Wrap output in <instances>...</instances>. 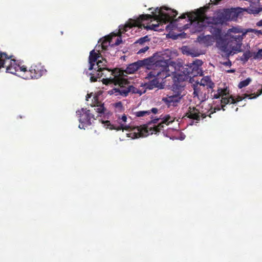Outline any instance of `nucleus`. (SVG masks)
<instances>
[{"instance_id": "8fccbe9b", "label": "nucleus", "mask_w": 262, "mask_h": 262, "mask_svg": "<svg viewBox=\"0 0 262 262\" xmlns=\"http://www.w3.org/2000/svg\"><path fill=\"white\" fill-rule=\"evenodd\" d=\"M177 66H178V67H180V63H178L177 64Z\"/></svg>"}, {"instance_id": "72a5a7b5", "label": "nucleus", "mask_w": 262, "mask_h": 262, "mask_svg": "<svg viewBox=\"0 0 262 262\" xmlns=\"http://www.w3.org/2000/svg\"><path fill=\"white\" fill-rule=\"evenodd\" d=\"M251 11H252V13L253 14H258L260 11H262V8L254 7H252L251 5Z\"/></svg>"}, {"instance_id": "0eeeda50", "label": "nucleus", "mask_w": 262, "mask_h": 262, "mask_svg": "<svg viewBox=\"0 0 262 262\" xmlns=\"http://www.w3.org/2000/svg\"><path fill=\"white\" fill-rule=\"evenodd\" d=\"M76 114L78 116L80 124V128H85V127L92 124V122L95 118L94 115L90 113V111L86 108H82L80 110L76 111Z\"/></svg>"}, {"instance_id": "393cba45", "label": "nucleus", "mask_w": 262, "mask_h": 262, "mask_svg": "<svg viewBox=\"0 0 262 262\" xmlns=\"http://www.w3.org/2000/svg\"><path fill=\"white\" fill-rule=\"evenodd\" d=\"M246 31H244V30L239 27H232V28L229 29L228 30L227 34H229L231 32L234 33H242V34L243 32H245Z\"/></svg>"}, {"instance_id": "a878e982", "label": "nucleus", "mask_w": 262, "mask_h": 262, "mask_svg": "<svg viewBox=\"0 0 262 262\" xmlns=\"http://www.w3.org/2000/svg\"><path fill=\"white\" fill-rule=\"evenodd\" d=\"M150 114L149 111H140L134 113L135 115L138 117H143L146 115H149Z\"/></svg>"}, {"instance_id": "5701e85b", "label": "nucleus", "mask_w": 262, "mask_h": 262, "mask_svg": "<svg viewBox=\"0 0 262 262\" xmlns=\"http://www.w3.org/2000/svg\"><path fill=\"white\" fill-rule=\"evenodd\" d=\"M137 129L138 130V134H139V136H144L145 135H146V134H148V127H141L137 126Z\"/></svg>"}, {"instance_id": "473e14b6", "label": "nucleus", "mask_w": 262, "mask_h": 262, "mask_svg": "<svg viewBox=\"0 0 262 262\" xmlns=\"http://www.w3.org/2000/svg\"><path fill=\"white\" fill-rule=\"evenodd\" d=\"M169 59L171 58H173L175 57H177L178 56L179 53L178 51L176 50H173L172 51H171L169 52Z\"/></svg>"}, {"instance_id": "2f4dec72", "label": "nucleus", "mask_w": 262, "mask_h": 262, "mask_svg": "<svg viewBox=\"0 0 262 262\" xmlns=\"http://www.w3.org/2000/svg\"><path fill=\"white\" fill-rule=\"evenodd\" d=\"M103 66V61H101V60H98L97 62V68H98V70H97V72H99V73L97 74L98 76H99L100 75V72L102 71L103 69H104V68H101V66Z\"/></svg>"}, {"instance_id": "423d86ee", "label": "nucleus", "mask_w": 262, "mask_h": 262, "mask_svg": "<svg viewBox=\"0 0 262 262\" xmlns=\"http://www.w3.org/2000/svg\"><path fill=\"white\" fill-rule=\"evenodd\" d=\"M107 85L108 84H112V83H103ZM116 86V88L113 89L110 91V94H115L116 96H122L125 97L129 92H132L135 94H139L141 95L143 92L139 90L133 86L128 85L129 83H114ZM145 91L143 92V93Z\"/></svg>"}, {"instance_id": "79ce46f5", "label": "nucleus", "mask_w": 262, "mask_h": 262, "mask_svg": "<svg viewBox=\"0 0 262 262\" xmlns=\"http://www.w3.org/2000/svg\"><path fill=\"white\" fill-rule=\"evenodd\" d=\"M253 31H254L255 32V33L257 35H259V34L262 35V32L261 30H253Z\"/></svg>"}, {"instance_id": "f704fd0d", "label": "nucleus", "mask_w": 262, "mask_h": 262, "mask_svg": "<svg viewBox=\"0 0 262 262\" xmlns=\"http://www.w3.org/2000/svg\"><path fill=\"white\" fill-rule=\"evenodd\" d=\"M110 40V37L109 36H106L104 38V39H103L102 42V48L103 49L104 48V46H105V43H107V42L108 41L110 42V41L109 40Z\"/></svg>"}, {"instance_id": "c9c22d12", "label": "nucleus", "mask_w": 262, "mask_h": 262, "mask_svg": "<svg viewBox=\"0 0 262 262\" xmlns=\"http://www.w3.org/2000/svg\"><path fill=\"white\" fill-rule=\"evenodd\" d=\"M149 49V47L148 46H146L140 50H139V51L137 52L138 54H140L143 53H145L146 51H147Z\"/></svg>"}, {"instance_id": "f8f14e48", "label": "nucleus", "mask_w": 262, "mask_h": 262, "mask_svg": "<svg viewBox=\"0 0 262 262\" xmlns=\"http://www.w3.org/2000/svg\"><path fill=\"white\" fill-rule=\"evenodd\" d=\"M160 119H161L162 121L160 123H159L157 125H154L152 127V132H151V134H152L154 132L155 134H156L157 133L162 130L164 127V124L167 125L170 123L172 122L173 121V118L171 116H170V115H167L162 118H160L154 119L151 121V122L153 123H157L158 121Z\"/></svg>"}, {"instance_id": "cd10ccee", "label": "nucleus", "mask_w": 262, "mask_h": 262, "mask_svg": "<svg viewBox=\"0 0 262 262\" xmlns=\"http://www.w3.org/2000/svg\"><path fill=\"white\" fill-rule=\"evenodd\" d=\"M149 39L148 38V36L146 35V36H144L143 37H141V38H139L138 40H137L135 42V43H139L140 45H142L143 43H144L146 41H149Z\"/></svg>"}, {"instance_id": "2eb2a0df", "label": "nucleus", "mask_w": 262, "mask_h": 262, "mask_svg": "<svg viewBox=\"0 0 262 262\" xmlns=\"http://www.w3.org/2000/svg\"><path fill=\"white\" fill-rule=\"evenodd\" d=\"M197 41L200 43L203 44L206 46H210L213 44L215 40L213 39L212 35H204L201 34L197 37Z\"/></svg>"}, {"instance_id": "ea45409f", "label": "nucleus", "mask_w": 262, "mask_h": 262, "mask_svg": "<svg viewBox=\"0 0 262 262\" xmlns=\"http://www.w3.org/2000/svg\"><path fill=\"white\" fill-rule=\"evenodd\" d=\"M149 111H150V113H152L154 114H157V112H158V109L157 108H151L150 110H149Z\"/></svg>"}, {"instance_id": "ddd939ff", "label": "nucleus", "mask_w": 262, "mask_h": 262, "mask_svg": "<svg viewBox=\"0 0 262 262\" xmlns=\"http://www.w3.org/2000/svg\"><path fill=\"white\" fill-rule=\"evenodd\" d=\"M30 69H31L33 73L32 75H33L30 76L34 78L35 79L39 78L47 73V70L40 63L31 66Z\"/></svg>"}, {"instance_id": "39448f33", "label": "nucleus", "mask_w": 262, "mask_h": 262, "mask_svg": "<svg viewBox=\"0 0 262 262\" xmlns=\"http://www.w3.org/2000/svg\"><path fill=\"white\" fill-rule=\"evenodd\" d=\"M203 64L202 60L197 59L190 63L188 67H182L181 65V82L189 80L188 82H199V80H195L196 77L199 73V67Z\"/></svg>"}, {"instance_id": "c756f323", "label": "nucleus", "mask_w": 262, "mask_h": 262, "mask_svg": "<svg viewBox=\"0 0 262 262\" xmlns=\"http://www.w3.org/2000/svg\"><path fill=\"white\" fill-rule=\"evenodd\" d=\"M262 59V49L258 50L257 52H254V59Z\"/></svg>"}, {"instance_id": "4468645a", "label": "nucleus", "mask_w": 262, "mask_h": 262, "mask_svg": "<svg viewBox=\"0 0 262 262\" xmlns=\"http://www.w3.org/2000/svg\"><path fill=\"white\" fill-rule=\"evenodd\" d=\"M101 93H99V92L98 94L95 93L92 100V103L90 104L92 106L97 107L95 110L99 114L104 113L106 111V108L104 107L103 104H102L101 102L99 100V95Z\"/></svg>"}, {"instance_id": "aec40b11", "label": "nucleus", "mask_w": 262, "mask_h": 262, "mask_svg": "<svg viewBox=\"0 0 262 262\" xmlns=\"http://www.w3.org/2000/svg\"><path fill=\"white\" fill-rule=\"evenodd\" d=\"M250 58H252L254 59V52L248 50L243 53V55L240 57V60L245 63Z\"/></svg>"}, {"instance_id": "7ed1b4c3", "label": "nucleus", "mask_w": 262, "mask_h": 262, "mask_svg": "<svg viewBox=\"0 0 262 262\" xmlns=\"http://www.w3.org/2000/svg\"><path fill=\"white\" fill-rule=\"evenodd\" d=\"M169 59H164L163 57L155 61V68L146 77L149 80L148 82H159L160 79L163 81L169 76Z\"/></svg>"}, {"instance_id": "09e8293b", "label": "nucleus", "mask_w": 262, "mask_h": 262, "mask_svg": "<svg viewBox=\"0 0 262 262\" xmlns=\"http://www.w3.org/2000/svg\"><path fill=\"white\" fill-rule=\"evenodd\" d=\"M215 1L214 3H213V4H217V3L220 1L221 0H214Z\"/></svg>"}, {"instance_id": "6e6552de", "label": "nucleus", "mask_w": 262, "mask_h": 262, "mask_svg": "<svg viewBox=\"0 0 262 262\" xmlns=\"http://www.w3.org/2000/svg\"><path fill=\"white\" fill-rule=\"evenodd\" d=\"M246 33L247 31L243 32L241 35H230V43L229 45L230 52H229V55L242 51V40Z\"/></svg>"}, {"instance_id": "58836bf2", "label": "nucleus", "mask_w": 262, "mask_h": 262, "mask_svg": "<svg viewBox=\"0 0 262 262\" xmlns=\"http://www.w3.org/2000/svg\"><path fill=\"white\" fill-rule=\"evenodd\" d=\"M18 69H20V70L21 71L24 72V73H25L27 71V68L24 66H23L22 67H19L18 66Z\"/></svg>"}, {"instance_id": "6ab92c4d", "label": "nucleus", "mask_w": 262, "mask_h": 262, "mask_svg": "<svg viewBox=\"0 0 262 262\" xmlns=\"http://www.w3.org/2000/svg\"><path fill=\"white\" fill-rule=\"evenodd\" d=\"M165 83H142V86H147L149 90L154 88L162 89L164 88Z\"/></svg>"}, {"instance_id": "4c0bfd02", "label": "nucleus", "mask_w": 262, "mask_h": 262, "mask_svg": "<svg viewBox=\"0 0 262 262\" xmlns=\"http://www.w3.org/2000/svg\"><path fill=\"white\" fill-rule=\"evenodd\" d=\"M211 82V80L210 77L209 76H206L204 77L201 80V82Z\"/></svg>"}, {"instance_id": "7c9ffc66", "label": "nucleus", "mask_w": 262, "mask_h": 262, "mask_svg": "<svg viewBox=\"0 0 262 262\" xmlns=\"http://www.w3.org/2000/svg\"><path fill=\"white\" fill-rule=\"evenodd\" d=\"M217 19L219 23H223L226 20L224 14L222 13L217 15Z\"/></svg>"}, {"instance_id": "c03bdc74", "label": "nucleus", "mask_w": 262, "mask_h": 262, "mask_svg": "<svg viewBox=\"0 0 262 262\" xmlns=\"http://www.w3.org/2000/svg\"><path fill=\"white\" fill-rule=\"evenodd\" d=\"M186 48V47L183 46L181 48V51L183 54L185 53V49Z\"/></svg>"}, {"instance_id": "20e7f679", "label": "nucleus", "mask_w": 262, "mask_h": 262, "mask_svg": "<svg viewBox=\"0 0 262 262\" xmlns=\"http://www.w3.org/2000/svg\"><path fill=\"white\" fill-rule=\"evenodd\" d=\"M154 62V57H150L143 60H139L136 62L131 63L128 65L125 70H123L121 69H116L114 73L115 74V76H118L121 77L124 81H110L107 78H102L101 80V82H128L127 81L128 78H125V77L127 76L124 75L126 74H132L135 72L139 69L141 67L150 65Z\"/></svg>"}, {"instance_id": "b1692460", "label": "nucleus", "mask_w": 262, "mask_h": 262, "mask_svg": "<svg viewBox=\"0 0 262 262\" xmlns=\"http://www.w3.org/2000/svg\"><path fill=\"white\" fill-rule=\"evenodd\" d=\"M116 112H122L124 111L122 103L121 101L118 102L114 104Z\"/></svg>"}, {"instance_id": "bb28decb", "label": "nucleus", "mask_w": 262, "mask_h": 262, "mask_svg": "<svg viewBox=\"0 0 262 262\" xmlns=\"http://www.w3.org/2000/svg\"><path fill=\"white\" fill-rule=\"evenodd\" d=\"M33 74L31 69H29V70H27L25 73H24L23 77L24 79L29 80V79H35L34 78L31 77L30 76H32Z\"/></svg>"}, {"instance_id": "f3484780", "label": "nucleus", "mask_w": 262, "mask_h": 262, "mask_svg": "<svg viewBox=\"0 0 262 262\" xmlns=\"http://www.w3.org/2000/svg\"><path fill=\"white\" fill-rule=\"evenodd\" d=\"M194 13H196V11L195 12H187V13H183V14H181V19H185L186 18V17L188 18V22H189V23H188V24H190L191 23V22H190V20H189V15H191L192 14H194ZM185 26L184 25V26L183 27V29H181V31H182V30H186L187 29V28H184V26ZM189 28H188V29H190V31H191V28H190V26L189 25ZM191 33H192V32H191ZM185 35H186V34L184 33V32H181V38H185Z\"/></svg>"}, {"instance_id": "e433bc0d", "label": "nucleus", "mask_w": 262, "mask_h": 262, "mask_svg": "<svg viewBox=\"0 0 262 262\" xmlns=\"http://www.w3.org/2000/svg\"><path fill=\"white\" fill-rule=\"evenodd\" d=\"M119 38H118L116 39V41H115V42L114 43L115 46H118V45H119L122 42V40L121 38V35L120 34L119 35Z\"/></svg>"}, {"instance_id": "9d476101", "label": "nucleus", "mask_w": 262, "mask_h": 262, "mask_svg": "<svg viewBox=\"0 0 262 262\" xmlns=\"http://www.w3.org/2000/svg\"><path fill=\"white\" fill-rule=\"evenodd\" d=\"M117 122L118 123V125L116 124H112L110 121H103L102 123L104 124L107 127H109L111 129H116L117 130H128L129 129H131V127L129 125H127L126 124L127 121V117L125 114L122 115L121 117L118 116L117 117Z\"/></svg>"}, {"instance_id": "a211bd4d", "label": "nucleus", "mask_w": 262, "mask_h": 262, "mask_svg": "<svg viewBox=\"0 0 262 262\" xmlns=\"http://www.w3.org/2000/svg\"><path fill=\"white\" fill-rule=\"evenodd\" d=\"M18 70V66L15 63V60H11L10 64L6 68V72L13 74H15Z\"/></svg>"}, {"instance_id": "f257e3e1", "label": "nucleus", "mask_w": 262, "mask_h": 262, "mask_svg": "<svg viewBox=\"0 0 262 262\" xmlns=\"http://www.w3.org/2000/svg\"><path fill=\"white\" fill-rule=\"evenodd\" d=\"M156 13L154 16L150 14H142L139 16L140 21L148 20L154 18L155 19L164 23L170 22V23L166 27V29L169 31L167 36L172 39H177L180 36V33L177 34L174 31L178 29L177 20L174 18L178 15V12L173 9L167 8L166 7H162L160 8L158 7L155 9Z\"/></svg>"}, {"instance_id": "1a4fd4ad", "label": "nucleus", "mask_w": 262, "mask_h": 262, "mask_svg": "<svg viewBox=\"0 0 262 262\" xmlns=\"http://www.w3.org/2000/svg\"><path fill=\"white\" fill-rule=\"evenodd\" d=\"M172 90L176 94L168 96V97L162 99V100L168 107L170 106H177L180 100V83H173L172 85Z\"/></svg>"}, {"instance_id": "412c9836", "label": "nucleus", "mask_w": 262, "mask_h": 262, "mask_svg": "<svg viewBox=\"0 0 262 262\" xmlns=\"http://www.w3.org/2000/svg\"><path fill=\"white\" fill-rule=\"evenodd\" d=\"M129 20L132 21L131 23H127L125 25H120L119 26V31L120 33H124L127 31L128 28H132L133 26L135 25L134 20L132 19H129Z\"/></svg>"}, {"instance_id": "a18cd8bd", "label": "nucleus", "mask_w": 262, "mask_h": 262, "mask_svg": "<svg viewBox=\"0 0 262 262\" xmlns=\"http://www.w3.org/2000/svg\"><path fill=\"white\" fill-rule=\"evenodd\" d=\"M94 78V76H91L90 77V80L91 81V82H96L97 81V80H94L93 79Z\"/></svg>"}, {"instance_id": "dca6fc26", "label": "nucleus", "mask_w": 262, "mask_h": 262, "mask_svg": "<svg viewBox=\"0 0 262 262\" xmlns=\"http://www.w3.org/2000/svg\"><path fill=\"white\" fill-rule=\"evenodd\" d=\"M99 56L97 53L95 52L94 50H92L90 52V56L89 57V62L90 64L89 70H91L94 68L95 62L97 61Z\"/></svg>"}, {"instance_id": "4be33fe9", "label": "nucleus", "mask_w": 262, "mask_h": 262, "mask_svg": "<svg viewBox=\"0 0 262 262\" xmlns=\"http://www.w3.org/2000/svg\"><path fill=\"white\" fill-rule=\"evenodd\" d=\"M10 57H9L5 52H0V69L4 67L6 60H9Z\"/></svg>"}, {"instance_id": "9b49d317", "label": "nucleus", "mask_w": 262, "mask_h": 262, "mask_svg": "<svg viewBox=\"0 0 262 262\" xmlns=\"http://www.w3.org/2000/svg\"><path fill=\"white\" fill-rule=\"evenodd\" d=\"M230 35L227 34L225 37H221L216 40V46L222 52L229 56L230 50L229 48L230 43Z\"/></svg>"}, {"instance_id": "49530a36", "label": "nucleus", "mask_w": 262, "mask_h": 262, "mask_svg": "<svg viewBox=\"0 0 262 262\" xmlns=\"http://www.w3.org/2000/svg\"><path fill=\"white\" fill-rule=\"evenodd\" d=\"M251 81V79L250 78H248L246 80L242 81L241 82H250Z\"/></svg>"}, {"instance_id": "de8ad7c7", "label": "nucleus", "mask_w": 262, "mask_h": 262, "mask_svg": "<svg viewBox=\"0 0 262 262\" xmlns=\"http://www.w3.org/2000/svg\"><path fill=\"white\" fill-rule=\"evenodd\" d=\"M177 75L178 76V77L180 76V74H178ZM173 82H180V81H179V77L177 78V81H176V80H174Z\"/></svg>"}, {"instance_id": "f03ea898", "label": "nucleus", "mask_w": 262, "mask_h": 262, "mask_svg": "<svg viewBox=\"0 0 262 262\" xmlns=\"http://www.w3.org/2000/svg\"><path fill=\"white\" fill-rule=\"evenodd\" d=\"M189 20L191 23L185 25L184 28H189L188 26L190 25L192 34L201 32L208 27L210 33L212 34V36L215 40L222 37V30L216 27L210 26L209 25L211 24L209 21L208 18L205 17L199 10L196 11V13L189 15Z\"/></svg>"}, {"instance_id": "c85d7f7f", "label": "nucleus", "mask_w": 262, "mask_h": 262, "mask_svg": "<svg viewBox=\"0 0 262 262\" xmlns=\"http://www.w3.org/2000/svg\"><path fill=\"white\" fill-rule=\"evenodd\" d=\"M159 27V24H152L150 26H146L144 27L145 29L146 30H152L155 31H158L159 29L158 28Z\"/></svg>"}, {"instance_id": "37998d69", "label": "nucleus", "mask_w": 262, "mask_h": 262, "mask_svg": "<svg viewBox=\"0 0 262 262\" xmlns=\"http://www.w3.org/2000/svg\"><path fill=\"white\" fill-rule=\"evenodd\" d=\"M257 26L262 27V19L258 21L256 24Z\"/></svg>"}, {"instance_id": "a19ab883", "label": "nucleus", "mask_w": 262, "mask_h": 262, "mask_svg": "<svg viewBox=\"0 0 262 262\" xmlns=\"http://www.w3.org/2000/svg\"><path fill=\"white\" fill-rule=\"evenodd\" d=\"M93 96V93H91L90 94H88L86 96V100L89 101V99L90 98Z\"/></svg>"}]
</instances>
